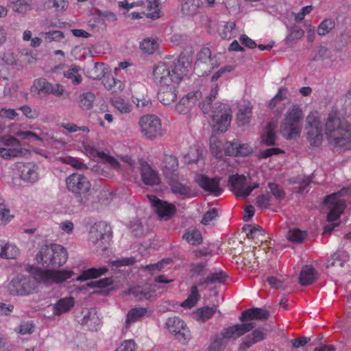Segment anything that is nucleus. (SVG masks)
<instances>
[{
  "label": "nucleus",
  "mask_w": 351,
  "mask_h": 351,
  "mask_svg": "<svg viewBox=\"0 0 351 351\" xmlns=\"http://www.w3.org/2000/svg\"><path fill=\"white\" fill-rule=\"evenodd\" d=\"M269 313L268 311L261 308L254 307L243 311L239 319L241 322H246L253 319L266 320L269 318Z\"/></svg>",
  "instance_id": "25"
},
{
  "label": "nucleus",
  "mask_w": 351,
  "mask_h": 351,
  "mask_svg": "<svg viewBox=\"0 0 351 351\" xmlns=\"http://www.w3.org/2000/svg\"><path fill=\"white\" fill-rule=\"evenodd\" d=\"M158 47V43L155 39L145 38L140 45L141 49L148 54L154 53Z\"/></svg>",
  "instance_id": "44"
},
{
  "label": "nucleus",
  "mask_w": 351,
  "mask_h": 351,
  "mask_svg": "<svg viewBox=\"0 0 351 351\" xmlns=\"http://www.w3.org/2000/svg\"><path fill=\"white\" fill-rule=\"evenodd\" d=\"M66 186L69 191L75 194H82L90 189V182L83 174L74 173L66 178Z\"/></svg>",
  "instance_id": "16"
},
{
  "label": "nucleus",
  "mask_w": 351,
  "mask_h": 351,
  "mask_svg": "<svg viewBox=\"0 0 351 351\" xmlns=\"http://www.w3.org/2000/svg\"><path fill=\"white\" fill-rule=\"evenodd\" d=\"M187 71V66L182 58L160 62L153 69V81L160 87L178 84Z\"/></svg>",
  "instance_id": "2"
},
{
  "label": "nucleus",
  "mask_w": 351,
  "mask_h": 351,
  "mask_svg": "<svg viewBox=\"0 0 351 351\" xmlns=\"http://www.w3.org/2000/svg\"><path fill=\"white\" fill-rule=\"evenodd\" d=\"M335 27V22L332 19L324 20L318 27L317 33L324 36L328 34Z\"/></svg>",
  "instance_id": "54"
},
{
  "label": "nucleus",
  "mask_w": 351,
  "mask_h": 351,
  "mask_svg": "<svg viewBox=\"0 0 351 351\" xmlns=\"http://www.w3.org/2000/svg\"><path fill=\"white\" fill-rule=\"evenodd\" d=\"M271 196L267 194H261L256 197V206L261 208H268L271 206Z\"/></svg>",
  "instance_id": "56"
},
{
  "label": "nucleus",
  "mask_w": 351,
  "mask_h": 351,
  "mask_svg": "<svg viewBox=\"0 0 351 351\" xmlns=\"http://www.w3.org/2000/svg\"><path fill=\"white\" fill-rule=\"evenodd\" d=\"M159 0H152L147 1V10L149 12L147 16L152 19H157L160 17V11L159 9Z\"/></svg>",
  "instance_id": "47"
},
{
  "label": "nucleus",
  "mask_w": 351,
  "mask_h": 351,
  "mask_svg": "<svg viewBox=\"0 0 351 351\" xmlns=\"http://www.w3.org/2000/svg\"><path fill=\"white\" fill-rule=\"evenodd\" d=\"M132 101L138 108H144L151 105V99L147 95V89L142 84H135L132 88Z\"/></svg>",
  "instance_id": "20"
},
{
  "label": "nucleus",
  "mask_w": 351,
  "mask_h": 351,
  "mask_svg": "<svg viewBox=\"0 0 351 351\" xmlns=\"http://www.w3.org/2000/svg\"><path fill=\"white\" fill-rule=\"evenodd\" d=\"M268 188L270 189L271 194L278 200H282L285 197V192L282 187L274 182H269Z\"/></svg>",
  "instance_id": "52"
},
{
  "label": "nucleus",
  "mask_w": 351,
  "mask_h": 351,
  "mask_svg": "<svg viewBox=\"0 0 351 351\" xmlns=\"http://www.w3.org/2000/svg\"><path fill=\"white\" fill-rule=\"evenodd\" d=\"M213 128L221 132H226L232 120V110L228 105L217 103L212 111Z\"/></svg>",
  "instance_id": "10"
},
{
  "label": "nucleus",
  "mask_w": 351,
  "mask_h": 351,
  "mask_svg": "<svg viewBox=\"0 0 351 351\" xmlns=\"http://www.w3.org/2000/svg\"><path fill=\"white\" fill-rule=\"evenodd\" d=\"M33 88H36L38 93L52 94L60 97L64 93V88L59 84H52L44 78L36 80L34 82Z\"/></svg>",
  "instance_id": "21"
},
{
  "label": "nucleus",
  "mask_w": 351,
  "mask_h": 351,
  "mask_svg": "<svg viewBox=\"0 0 351 351\" xmlns=\"http://www.w3.org/2000/svg\"><path fill=\"white\" fill-rule=\"evenodd\" d=\"M30 276L18 275L8 285V291L14 295H27L32 293L35 289V281L45 284L62 283L71 278L74 272L71 270H50L36 267L32 269Z\"/></svg>",
  "instance_id": "1"
},
{
  "label": "nucleus",
  "mask_w": 351,
  "mask_h": 351,
  "mask_svg": "<svg viewBox=\"0 0 351 351\" xmlns=\"http://www.w3.org/2000/svg\"><path fill=\"white\" fill-rule=\"evenodd\" d=\"M217 209L213 208L204 215L201 222L204 225H208L211 221L217 218Z\"/></svg>",
  "instance_id": "59"
},
{
  "label": "nucleus",
  "mask_w": 351,
  "mask_h": 351,
  "mask_svg": "<svg viewBox=\"0 0 351 351\" xmlns=\"http://www.w3.org/2000/svg\"><path fill=\"white\" fill-rule=\"evenodd\" d=\"M306 138L311 147H319L324 140L323 125L317 112H310L306 119Z\"/></svg>",
  "instance_id": "7"
},
{
  "label": "nucleus",
  "mask_w": 351,
  "mask_h": 351,
  "mask_svg": "<svg viewBox=\"0 0 351 351\" xmlns=\"http://www.w3.org/2000/svg\"><path fill=\"white\" fill-rule=\"evenodd\" d=\"M75 302V299L71 296L58 300L53 306V314L60 315L62 313L69 311L74 306Z\"/></svg>",
  "instance_id": "28"
},
{
  "label": "nucleus",
  "mask_w": 351,
  "mask_h": 351,
  "mask_svg": "<svg viewBox=\"0 0 351 351\" xmlns=\"http://www.w3.org/2000/svg\"><path fill=\"white\" fill-rule=\"evenodd\" d=\"M315 269L310 265H305L302 267L299 277V282L302 286L312 284L316 279Z\"/></svg>",
  "instance_id": "31"
},
{
  "label": "nucleus",
  "mask_w": 351,
  "mask_h": 351,
  "mask_svg": "<svg viewBox=\"0 0 351 351\" xmlns=\"http://www.w3.org/2000/svg\"><path fill=\"white\" fill-rule=\"evenodd\" d=\"M240 261L243 266L250 269L254 268L255 266H257V260L255 255L254 250H250L247 252H243L239 257L237 261V263Z\"/></svg>",
  "instance_id": "36"
},
{
  "label": "nucleus",
  "mask_w": 351,
  "mask_h": 351,
  "mask_svg": "<svg viewBox=\"0 0 351 351\" xmlns=\"http://www.w3.org/2000/svg\"><path fill=\"white\" fill-rule=\"evenodd\" d=\"M254 327L255 324L253 322L235 324L224 328L221 332V335L223 339H237L250 331Z\"/></svg>",
  "instance_id": "19"
},
{
  "label": "nucleus",
  "mask_w": 351,
  "mask_h": 351,
  "mask_svg": "<svg viewBox=\"0 0 351 351\" xmlns=\"http://www.w3.org/2000/svg\"><path fill=\"white\" fill-rule=\"evenodd\" d=\"M287 91H288V90L287 88L280 87L278 89V91L277 94L275 95V97L270 100V101L269 103V106L271 108H273L276 107V106L277 105V104L278 102L286 99Z\"/></svg>",
  "instance_id": "53"
},
{
  "label": "nucleus",
  "mask_w": 351,
  "mask_h": 351,
  "mask_svg": "<svg viewBox=\"0 0 351 351\" xmlns=\"http://www.w3.org/2000/svg\"><path fill=\"white\" fill-rule=\"evenodd\" d=\"M27 152V149L22 147H1L0 157L5 160H10L12 158L21 157Z\"/></svg>",
  "instance_id": "32"
},
{
  "label": "nucleus",
  "mask_w": 351,
  "mask_h": 351,
  "mask_svg": "<svg viewBox=\"0 0 351 351\" xmlns=\"http://www.w3.org/2000/svg\"><path fill=\"white\" fill-rule=\"evenodd\" d=\"M162 173L167 180L172 179L178 176V160L172 155H165L163 160Z\"/></svg>",
  "instance_id": "24"
},
{
  "label": "nucleus",
  "mask_w": 351,
  "mask_h": 351,
  "mask_svg": "<svg viewBox=\"0 0 351 351\" xmlns=\"http://www.w3.org/2000/svg\"><path fill=\"white\" fill-rule=\"evenodd\" d=\"M17 169L22 180L29 182H35L38 180V168L35 163H21L18 165Z\"/></svg>",
  "instance_id": "22"
},
{
  "label": "nucleus",
  "mask_w": 351,
  "mask_h": 351,
  "mask_svg": "<svg viewBox=\"0 0 351 351\" xmlns=\"http://www.w3.org/2000/svg\"><path fill=\"white\" fill-rule=\"evenodd\" d=\"M252 117V108L250 105L240 107L237 116V121L239 125H244L248 123Z\"/></svg>",
  "instance_id": "38"
},
{
  "label": "nucleus",
  "mask_w": 351,
  "mask_h": 351,
  "mask_svg": "<svg viewBox=\"0 0 351 351\" xmlns=\"http://www.w3.org/2000/svg\"><path fill=\"white\" fill-rule=\"evenodd\" d=\"M328 209L327 221L333 222L339 219L343 213L346 204L345 201L339 193H332L327 195L324 201Z\"/></svg>",
  "instance_id": "14"
},
{
  "label": "nucleus",
  "mask_w": 351,
  "mask_h": 351,
  "mask_svg": "<svg viewBox=\"0 0 351 351\" xmlns=\"http://www.w3.org/2000/svg\"><path fill=\"white\" fill-rule=\"evenodd\" d=\"M227 276L222 271L211 273L204 279L202 284H214V283H223L226 280Z\"/></svg>",
  "instance_id": "46"
},
{
  "label": "nucleus",
  "mask_w": 351,
  "mask_h": 351,
  "mask_svg": "<svg viewBox=\"0 0 351 351\" xmlns=\"http://www.w3.org/2000/svg\"><path fill=\"white\" fill-rule=\"evenodd\" d=\"M203 5L202 0H184L182 3V11L186 15H194Z\"/></svg>",
  "instance_id": "35"
},
{
  "label": "nucleus",
  "mask_w": 351,
  "mask_h": 351,
  "mask_svg": "<svg viewBox=\"0 0 351 351\" xmlns=\"http://www.w3.org/2000/svg\"><path fill=\"white\" fill-rule=\"evenodd\" d=\"M221 180L220 177L209 178L202 173L196 175L195 178V182L202 189L215 197L221 195L223 191L220 186Z\"/></svg>",
  "instance_id": "15"
},
{
  "label": "nucleus",
  "mask_w": 351,
  "mask_h": 351,
  "mask_svg": "<svg viewBox=\"0 0 351 351\" xmlns=\"http://www.w3.org/2000/svg\"><path fill=\"white\" fill-rule=\"evenodd\" d=\"M218 90L219 86L217 84H215L211 88L210 93L201 102L199 101L202 97V93L200 91L189 93L183 97L176 105V111L179 114H185L189 112L193 106L198 104L202 112L207 114L210 110V104L218 95Z\"/></svg>",
  "instance_id": "4"
},
{
  "label": "nucleus",
  "mask_w": 351,
  "mask_h": 351,
  "mask_svg": "<svg viewBox=\"0 0 351 351\" xmlns=\"http://www.w3.org/2000/svg\"><path fill=\"white\" fill-rule=\"evenodd\" d=\"M247 336L252 340V343H256L263 341L265 338L266 332L263 328H258L253 330V332Z\"/></svg>",
  "instance_id": "58"
},
{
  "label": "nucleus",
  "mask_w": 351,
  "mask_h": 351,
  "mask_svg": "<svg viewBox=\"0 0 351 351\" xmlns=\"http://www.w3.org/2000/svg\"><path fill=\"white\" fill-rule=\"evenodd\" d=\"M95 99V95L91 92L84 93L79 97L78 104L82 110H90L93 106Z\"/></svg>",
  "instance_id": "39"
},
{
  "label": "nucleus",
  "mask_w": 351,
  "mask_h": 351,
  "mask_svg": "<svg viewBox=\"0 0 351 351\" xmlns=\"http://www.w3.org/2000/svg\"><path fill=\"white\" fill-rule=\"evenodd\" d=\"M210 149L211 154L217 158H221L223 156L221 142H215L210 140Z\"/></svg>",
  "instance_id": "57"
},
{
  "label": "nucleus",
  "mask_w": 351,
  "mask_h": 351,
  "mask_svg": "<svg viewBox=\"0 0 351 351\" xmlns=\"http://www.w3.org/2000/svg\"><path fill=\"white\" fill-rule=\"evenodd\" d=\"M61 127H62L64 129L66 130L68 132L71 133L77 131H82L88 133L90 131L89 128L86 126L79 127L77 125L72 123H62Z\"/></svg>",
  "instance_id": "60"
},
{
  "label": "nucleus",
  "mask_w": 351,
  "mask_h": 351,
  "mask_svg": "<svg viewBox=\"0 0 351 351\" xmlns=\"http://www.w3.org/2000/svg\"><path fill=\"white\" fill-rule=\"evenodd\" d=\"M112 277L104 278L99 280L93 281L87 283V287L91 289L99 288L105 289L113 285Z\"/></svg>",
  "instance_id": "51"
},
{
  "label": "nucleus",
  "mask_w": 351,
  "mask_h": 351,
  "mask_svg": "<svg viewBox=\"0 0 351 351\" xmlns=\"http://www.w3.org/2000/svg\"><path fill=\"white\" fill-rule=\"evenodd\" d=\"M80 67L75 64L66 66L64 71V76L70 80L74 85H78L82 82V78L80 74Z\"/></svg>",
  "instance_id": "33"
},
{
  "label": "nucleus",
  "mask_w": 351,
  "mask_h": 351,
  "mask_svg": "<svg viewBox=\"0 0 351 351\" xmlns=\"http://www.w3.org/2000/svg\"><path fill=\"white\" fill-rule=\"evenodd\" d=\"M304 113L298 105H293L287 111L280 125V133L287 140L300 137L302 130Z\"/></svg>",
  "instance_id": "5"
},
{
  "label": "nucleus",
  "mask_w": 351,
  "mask_h": 351,
  "mask_svg": "<svg viewBox=\"0 0 351 351\" xmlns=\"http://www.w3.org/2000/svg\"><path fill=\"white\" fill-rule=\"evenodd\" d=\"M229 183L231 190L237 197H246L252 191L258 188L259 184L254 182L247 184V178L243 175H232L229 177Z\"/></svg>",
  "instance_id": "13"
},
{
  "label": "nucleus",
  "mask_w": 351,
  "mask_h": 351,
  "mask_svg": "<svg viewBox=\"0 0 351 351\" xmlns=\"http://www.w3.org/2000/svg\"><path fill=\"white\" fill-rule=\"evenodd\" d=\"M12 8L19 14H26L33 9L32 0H16L13 2Z\"/></svg>",
  "instance_id": "41"
},
{
  "label": "nucleus",
  "mask_w": 351,
  "mask_h": 351,
  "mask_svg": "<svg viewBox=\"0 0 351 351\" xmlns=\"http://www.w3.org/2000/svg\"><path fill=\"white\" fill-rule=\"evenodd\" d=\"M112 106L121 113L130 112L132 106L121 97H116L111 99Z\"/></svg>",
  "instance_id": "45"
},
{
  "label": "nucleus",
  "mask_w": 351,
  "mask_h": 351,
  "mask_svg": "<svg viewBox=\"0 0 351 351\" xmlns=\"http://www.w3.org/2000/svg\"><path fill=\"white\" fill-rule=\"evenodd\" d=\"M243 232L246 234L248 239H258L261 243L265 240V231L258 225L246 224L243 227Z\"/></svg>",
  "instance_id": "30"
},
{
  "label": "nucleus",
  "mask_w": 351,
  "mask_h": 351,
  "mask_svg": "<svg viewBox=\"0 0 351 351\" xmlns=\"http://www.w3.org/2000/svg\"><path fill=\"white\" fill-rule=\"evenodd\" d=\"M287 237L289 241L300 243L306 237V232L297 228H293L288 232Z\"/></svg>",
  "instance_id": "48"
},
{
  "label": "nucleus",
  "mask_w": 351,
  "mask_h": 351,
  "mask_svg": "<svg viewBox=\"0 0 351 351\" xmlns=\"http://www.w3.org/2000/svg\"><path fill=\"white\" fill-rule=\"evenodd\" d=\"M187 243L193 245H197L202 242V237L201 232L196 229L187 230L182 236Z\"/></svg>",
  "instance_id": "40"
},
{
  "label": "nucleus",
  "mask_w": 351,
  "mask_h": 351,
  "mask_svg": "<svg viewBox=\"0 0 351 351\" xmlns=\"http://www.w3.org/2000/svg\"><path fill=\"white\" fill-rule=\"evenodd\" d=\"M83 150L84 154L90 158H99L101 159V154L104 153V152L98 151L93 145L89 144H84Z\"/></svg>",
  "instance_id": "55"
},
{
  "label": "nucleus",
  "mask_w": 351,
  "mask_h": 351,
  "mask_svg": "<svg viewBox=\"0 0 351 351\" xmlns=\"http://www.w3.org/2000/svg\"><path fill=\"white\" fill-rule=\"evenodd\" d=\"M3 252L1 258L6 259L16 258L20 254V250L17 246L11 243H4Z\"/></svg>",
  "instance_id": "43"
},
{
  "label": "nucleus",
  "mask_w": 351,
  "mask_h": 351,
  "mask_svg": "<svg viewBox=\"0 0 351 351\" xmlns=\"http://www.w3.org/2000/svg\"><path fill=\"white\" fill-rule=\"evenodd\" d=\"M136 263V259L134 257L123 258L110 262V263L117 267L123 266L132 265Z\"/></svg>",
  "instance_id": "63"
},
{
  "label": "nucleus",
  "mask_w": 351,
  "mask_h": 351,
  "mask_svg": "<svg viewBox=\"0 0 351 351\" xmlns=\"http://www.w3.org/2000/svg\"><path fill=\"white\" fill-rule=\"evenodd\" d=\"M199 298V294L196 285H194L191 289V293L188 298L182 302V306L184 308H191L195 306Z\"/></svg>",
  "instance_id": "42"
},
{
  "label": "nucleus",
  "mask_w": 351,
  "mask_h": 351,
  "mask_svg": "<svg viewBox=\"0 0 351 351\" xmlns=\"http://www.w3.org/2000/svg\"><path fill=\"white\" fill-rule=\"evenodd\" d=\"M167 330L174 333L179 341L185 343L190 339V331L184 322L178 317H169L165 323Z\"/></svg>",
  "instance_id": "17"
},
{
  "label": "nucleus",
  "mask_w": 351,
  "mask_h": 351,
  "mask_svg": "<svg viewBox=\"0 0 351 351\" xmlns=\"http://www.w3.org/2000/svg\"><path fill=\"white\" fill-rule=\"evenodd\" d=\"M147 314V309L143 307L132 308L127 314L125 320L126 327L128 328L132 323L138 321Z\"/></svg>",
  "instance_id": "34"
},
{
  "label": "nucleus",
  "mask_w": 351,
  "mask_h": 351,
  "mask_svg": "<svg viewBox=\"0 0 351 351\" xmlns=\"http://www.w3.org/2000/svg\"><path fill=\"white\" fill-rule=\"evenodd\" d=\"M341 252H335L331 258V260H329L327 263L326 267H332L337 265L340 267H343V262L341 260Z\"/></svg>",
  "instance_id": "62"
},
{
  "label": "nucleus",
  "mask_w": 351,
  "mask_h": 351,
  "mask_svg": "<svg viewBox=\"0 0 351 351\" xmlns=\"http://www.w3.org/2000/svg\"><path fill=\"white\" fill-rule=\"evenodd\" d=\"M276 140V135L274 129L271 128V125L269 124L267 128L265 134L261 136V143L267 146H271L275 145Z\"/></svg>",
  "instance_id": "49"
},
{
  "label": "nucleus",
  "mask_w": 351,
  "mask_h": 351,
  "mask_svg": "<svg viewBox=\"0 0 351 351\" xmlns=\"http://www.w3.org/2000/svg\"><path fill=\"white\" fill-rule=\"evenodd\" d=\"M235 21H221L218 24L217 33L222 39H230L235 37Z\"/></svg>",
  "instance_id": "29"
},
{
  "label": "nucleus",
  "mask_w": 351,
  "mask_h": 351,
  "mask_svg": "<svg viewBox=\"0 0 351 351\" xmlns=\"http://www.w3.org/2000/svg\"><path fill=\"white\" fill-rule=\"evenodd\" d=\"M284 153V151L278 147L268 148L261 151L258 154L260 158H267L274 155H278L279 154Z\"/></svg>",
  "instance_id": "61"
},
{
  "label": "nucleus",
  "mask_w": 351,
  "mask_h": 351,
  "mask_svg": "<svg viewBox=\"0 0 351 351\" xmlns=\"http://www.w3.org/2000/svg\"><path fill=\"white\" fill-rule=\"evenodd\" d=\"M1 142L6 147H21V142L14 136H4Z\"/></svg>",
  "instance_id": "64"
},
{
  "label": "nucleus",
  "mask_w": 351,
  "mask_h": 351,
  "mask_svg": "<svg viewBox=\"0 0 351 351\" xmlns=\"http://www.w3.org/2000/svg\"><path fill=\"white\" fill-rule=\"evenodd\" d=\"M217 311V306H203L199 308L195 312L197 316V320L201 322H206L208 319L213 317L214 314Z\"/></svg>",
  "instance_id": "37"
},
{
  "label": "nucleus",
  "mask_w": 351,
  "mask_h": 351,
  "mask_svg": "<svg viewBox=\"0 0 351 351\" xmlns=\"http://www.w3.org/2000/svg\"><path fill=\"white\" fill-rule=\"evenodd\" d=\"M138 125L142 136L146 139L153 141L164 134L161 119L155 114L141 117Z\"/></svg>",
  "instance_id": "8"
},
{
  "label": "nucleus",
  "mask_w": 351,
  "mask_h": 351,
  "mask_svg": "<svg viewBox=\"0 0 351 351\" xmlns=\"http://www.w3.org/2000/svg\"><path fill=\"white\" fill-rule=\"evenodd\" d=\"M108 272V268L106 266L100 267H91L82 271L81 274L76 278L77 281L84 282L91 279L98 278L105 276Z\"/></svg>",
  "instance_id": "27"
},
{
  "label": "nucleus",
  "mask_w": 351,
  "mask_h": 351,
  "mask_svg": "<svg viewBox=\"0 0 351 351\" xmlns=\"http://www.w3.org/2000/svg\"><path fill=\"white\" fill-rule=\"evenodd\" d=\"M178 178V176H176L172 179L167 180L172 193L179 196L181 199L193 197L195 194L192 190L191 185L180 182Z\"/></svg>",
  "instance_id": "18"
},
{
  "label": "nucleus",
  "mask_w": 351,
  "mask_h": 351,
  "mask_svg": "<svg viewBox=\"0 0 351 351\" xmlns=\"http://www.w3.org/2000/svg\"><path fill=\"white\" fill-rule=\"evenodd\" d=\"M141 176L143 183L146 185L155 186L160 183L158 173L147 162L141 163Z\"/></svg>",
  "instance_id": "23"
},
{
  "label": "nucleus",
  "mask_w": 351,
  "mask_h": 351,
  "mask_svg": "<svg viewBox=\"0 0 351 351\" xmlns=\"http://www.w3.org/2000/svg\"><path fill=\"white\" fill-rule=\"evenodd\" d=\"M147 197L160 219L168 221L176 215L177 208L174 204L160 199L154 195H147Z\"/></svg>",
  "instance_id": "12"
},
{
  "label": "nucleus",
  "mask_w": 351,
  "mask_h": 351,
  "mask_svg": "<svg viewBox=\"0 0 351 351\" xmlns=\"http://www.w3.org/2000/svg\"><path fill=\"white\" fill-rule=\"evenodd\" d=\"M325 134L330 145L343 150L351 149V125L343 122L336 114H328Z\"/></svg>",
  "instance_id": "3"
},
{
  "label": "nucleus",
  "mask_w": 351,
  "mask_h": 351,
  "mask_svg": "<svg viewBox=\"0 0 351 351\" xmlns=\"http://www.w3.org/2000/svg\"><path fill=\"white\" fill-rule=\"evenodd\" d=\"M218 65V61L215 56H212L210 49L204 48L197 53L194 69L199 76H203L209 73Z\"/></svg>",
  "instance_id": "11"
},
{
  "label": "nucleus",
  "mask_w": 351,
  "mask_h": 351,
  "mask_svg": "<svg viewBox=\"0 0 351 351\" xmlns=\"http://www.w3.org/2000/svg\"><path fill=\"white\" fill-rule=\"evenodd\" d=\"M111 236L110 226L104 221L95 223L91 226L89 232L90 241L102 250L106 249Z\"/></svg>",
  "instance_id": "9"
},
{
  "label": "nucleus",
  "mask_w": 351,
  "mask_h": 351,
  "mask_svg": "<svg viewBox=\"0 0 351 351\" xmlns=\"http://www.w3.org/2000/svg\"><path fill=\"white\" fill-rule=\"evenodd\" d=\"M14 217V215L10 214V209L5 204V200L2 198L0 199V220L3 224L8 223Z\"/></svg>",
  "instance_id": "50"
},
{
  "label": "nucleus",
  "mask_w": 351,
  "mask_h": 351,
  "mask_svg": "<svg viewBox=\"0 0 351 351\" xmlns=\"http://www.w3.org/2000/svg\"><path fill=\"white\" fill-rule=\"evenodd\" d=\"M36 258L44 267H60L66 262L68 254L61 245H44L40 248Z\"/></svg>",
  "instance_id": "6"
},
{
  "label": "nucleus",
  "mask_w": 351,
  "mask_h": 351,
  "mask_svg": "<svg viewBox=\"0 0 351 351\" xmlns=\"http://www.w3.org/2000/svg\"><path fill=\"white\" fill-rule=\"evenodd\" d=\"M176 84H171L170 86L160 87L158 93L160 101L164 105H170L177 97L178 90Z\"/></svg>",
  "instance_id": "26"
}]
</instances>
